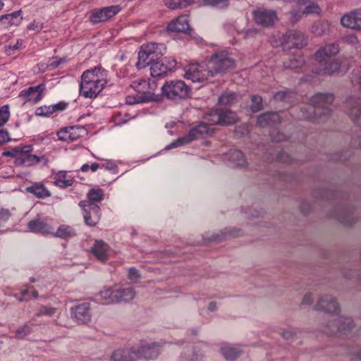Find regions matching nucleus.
I'll return each instance as SVG.
<instances>
[{
    "label": "nucleus",
    "instance_id": "nucleus-1",
    "mask_svg": "<svg viewBox=\"0 0 361 361\" xmlns=\"http://www.w3.org/2000/svg\"><path fill=\"white\" fill-rule=\"evenodd\" d=\"M107 73L101 66L84 71L81 75L80 94L85 98H96L107 82Z\"/></svg>",
    "mask_w": 361,
    "mask_h": 361
},
{
    "label": "nucleus",
    "instance_id": "nucleus-2",
    "mask_svg": "<svg viewBox=\"0 0 361 361\" xmlns=\"http://www.w3.org/2000/svg\"><path fill=\"white\" fill-rule=\"evenodd\" d=\"M356 323L351 317L340 316L324 324L322 331L331 336L348 337L356 329Z\"/></svg>",
    "mask_w": 361,
    "mask_h": 361
},
{
    "label": "nucleus",
    "instance_id": "nucleus-3",
    "mask_svg": "<svg viewBox=\"0 0 361 361\" xmlns=\"http://www.w3.org/2000/svg\"><path fill=\"white\" fill-rule=\"evenodd\" d=\"M166 51V47L161 43H147L140 47L136 66L142 69L161 59Z\"/></svg>",
    "mask_w": 361,
    "mask_h": 361
},
{
    "label": "nucleus",
    "instance_id": "nucleus-4",
    "mask_svg": "<svg viewBox=\"0 0 361 361\" xmlns=\"http://www.w3.org/2000/svg\"><path fill=\"white\" fill-rule=\"evenodd\" d=\"M334 101V95L329 93H317L312 96L310 99V106L307 111L310 115L305 116L307 119H316L322 114L328 115L331 110L328 107Z\"/></svg>",
    "mask_w": 361,
    "mask_h": 361
},
{
    "label": "nucleus",
    "instance_id": "nucleus-5",
    "mask_svg": "<svg viewBox=\"0 0 361 361\" xmlns=\"http://www.w3.org/2000/svg\"><path fill=\"white\" fill-rule=\"evenodd\" d=\"M190 88L180 80L166 81L161 87L162 95L172 101H180L189 97Z\"/></svg>",
    "mask_w": 361,
    "mask_h": 361
},
{
    "label": "nucleus",
    "instance_id": "nucleus-6",
    "mask_svg": "<svg viewBox=\"0 0 361 361\" xmlns=\"http://www.w3.org/2000/svg\"><path fill=\"white\" fill-rule=\"evenodd\" d=\"M213 76L224 74L235 68V61L226 51H219L212 54L208 61Z\"/></svg>",
    "mask_w": 361,
    "mask_h": 361
},
{
    "label": "nucleus",
    "instance_id": "nucleus-7",
    "mask_svg": "<svg viewBox=\"0 0 361 361\" xmlns=\"http://www.w3.org/2000/svg\"><path fill=\"white\" fill-rule=\"evenodd\" d=\"M210 133H212V130L209 126L207 123L202 122L192 128L187 135L178 137L176 140L167 145L166 149L169 150L187 145Z\"/></svg>",
    "mask_w": 361,
    "mask_h": 361
},
{
    "label": "nucleus",
    "instance_id": "nucleus-8",
    "mask_svg": "<svg viewBox=\"0 0 361 361\" xmlns=\"http://www.w3.org/2000/svg\"><path fill=\"white\" fill-rule=\"evenodd\" d=\"M184 77L194 82H204L214 78L208 61L190 64L185 68Z\"/></svg>",
    "mask_w": 361,
    "mask_h": 361
},
{
    "label": "nucleus",
    "instance_id": "nucleus-9",
    "mask_svg": "<svg viewBox=\"0 0 361 361\" xmlns=\"http://www.w3.org/2000/svg\"><path fill=\"white\" fill-rule=\"evenodd\" d=\"M345 112L351 120L361 126V96L353 94L347 97L344 103Z\"/></svg>",
    "mask_w": 361,
    "mask_h": 361
},
{
    "label": "nucleus",
    "instance_id": "nucleus-10",
    "mask_svg": "<svg viewBox=\"0 0 361 361\" xmlns=\"http://www.w3.org/2000/svg\"><path fill=\"white\" fill-rule=\"evenodd\" d=\"M80 207L83 209V216L85 222L90 226H96L101 216L99 207L90 201H80L79 203Z\"/></svg>",
    "mask_w": 361,
    "mask_h": 361
},
{
    "label": "nucleus",
    "instance_id": "nucleus-11",
    "mask_svg": "<svg viewBox=\"0 0 361 361\" xmlns=\"http://www.w3.org/2000/svg\"><path fill=\"white\" fill-rule=\"evenodd\" d=\"M121 10L119 6H111L102 8H95L90 13V20L92 23H99L108 20L116 15Z\"/></svg>",
    "mask_w": 361,
    "mask_h": 361
},
{
    "label": "nucleus",
    "instance_id": "nucleus-12",
    "mask_svg": "<svg viewBox=\"0 0 361 361\" xmlns=\"http://www.w3.org/2000/svg\"><path fill=\"white\" fill-rule=\"evenodd\" d=\"M252 16L255 22L263 27L273 26L277 21L276 13L273 10H267L265 8H258L253 11Z\"/></svg>",
    "mask_w": 361,
    "mask_h": 361
},
{
    "label": "nucleus",
    "instance_id": "nucleus-13",
    "mask_svg": "<svg viewBox=\"0 0 361 361\" xmlns=\"http://www.w3.org/2000/svg\"><path fill=\"white\" fill-rule=\"evenodd\" d=\"M150 66V73L154 78L161 76L172 71L176 66V61L172 58H163Z\"/></svg>",
    "mask_w": 361,
    "mask_h": 361
},
{
    "label": "nucleus",
    "instance_id": "nucleus-14",
    "mask_svg": "<svg viewBox=\"0 0 361 361\" xmlns=\"http://www.w3.org/2000/svg\"><path fill=\"white\" fill-rule=\"evenodd\" d=\"M314 309L318 311L335 314L340 312V305L333 295H324L318 300Z\"/></svg>",
    "mask_w": 361,
    "mask_h": 361
},
{
    "label": "nucleus",
    "instance_id": "nucleus-15",
    "mask_svg": "<svg viewBox=\"0 0 361 361\" xmlns=\"http://www.w3.org/2000/svg\"><path fill=\"white\" fill-rule=\"evenodd\" d=\"M161 351V345L157 343H146L136 348L137 359L154 360L158 357Z\"/></svg>",
    "mask_w": 361,
    "mask_h": 361
},
{
    "label": "nucleus",
    "instance_id": "nucleus-16",
    "mask_svg": "<svg viewBox=\"0 0 361 361\" xmlns=\"http://www.w3.org/2000/svg\"><path fill=\"white\" fill-rule=\"evenodd\" d=\"M71 313L78 324H87L91 321L92 318L90 303L83 302L72 307Z\"/></svg>",
    "mask_w": 361,
    "mask_h": 361
},
{
    "label": "nucleus",
    "instance_id": "nucleus-17",
    "mask_svg": "<svg viewBox=\"0 0 361 361\" xmlns=\"http://www.w3.org/2000/svg\"><path fill=\"white\" fill-rule=\"evenodd\" d=\"M131 87L141 95L137 102H145L154 99V94L149 92L150 85L145 79H139L133 82Z\"/></svg>",
    "mask_w": 361,
    "mask_h": 361
},
{
    "label": "nucleus",
    "instance_id": "nucleus-18",
    "mask_svg": "<svg viewBox=\"0 0 361 361\" xmlns=\"http://www.w3.org/2000/svg\"><path fill=\"white\" fill-rule=\"evenodd\" d=\"M340 51L337 43H331L319 48L314 54V59L319 62H325L329 58L336 56Z\"/></svg>",
    "mask_w": 361,
    "mask_h": 361
},
{
    "label": "nucleus",
    "instance_id": "nucleus-19",
    "mask_svg": "<svg viewBox=\"0 0 361 361\" xmlns=\"http://www.w3.org/2000/svg\"><path fill=\"white\" fill-rule=\"evenodd\" d=\"M44 90V85L43 84L30 87L27 90H23L20 94V97L25 102H30L35 104L42 99Z\"/></svg>",
    "mask_w": 361,
    "mask_h": 361
},
{
    "label": "nucleus",
    "instance_id": "nucleus-20",
    "mask_svg": "<svg viewBox=\"0 0 361 361\" xmlns=\"http://www.w3.org/2000/svg\"><path fill=\"white\" fill-rule=\"evenodd\" d=\"M341 25L353 30H361V9L355 10L341 18Z\"/></svg>",
    "mask_w": 361,
    "mask_h": 361
},
{
    "label": "nucleus",
    "instance_id": "nucleus-21",
    "mask_svg": "<svg viewBox=\"0 0 361 361\" xmlns=\"http://www.w3.org/2000/svg\"><path fill=\"white\" fill-rule=\"evenodd\" d=\"M27 228L31 232L44 235L53 233V227L45 219H35L30 221L27 223Z\"/></svg>",
    "mask_w": 361,
    "mask_h": 361
},
{
    "label": "nucleus",
    "instance_id": "nucleus-22",
    "mask_svg": "<svg viewBox=\"0 0 361 361\" xmlns=\"http://www.w3.org/2000/svg\"><path fill=\"white\" fill-rule=\"evenodd\" d=\"M287 42L289 47L301 49L307 44V38L298 30H289L286 32Z\"/></svg>",
    "mask_w": 361,
    "mask_h": 361
},
{
    "label": "nucleus",
    "instance_id": "nucleus-23",
    "mask_svg": "<svg viewBox=\"0 0 361 361\" xmlns=\"http://www.w3.org/2000/svg\"><path fill=\"white\" fill-rule=\"evenodd\" d=\"M111 358L114 361H135L137 359L136 348L117 349L112 353Z\"/></svg>",
    "mask_w": 361,
    "mask_h": 361
},
{
    "label": "nucleus",
    "instance_id": "nucleus-24",
    "mask_svg": "<svg viewBox=\"0 0 361 361\" xmlns=\"http://www.w3.org/2000/svg\"><path fill=\"white\" fill-rule=\"evenodd\" d=\"M190 30L187 16H181L171 21L167 25V30L173 32L185 33Z\"/></svg>",
    "mask_w": 361,
    "mask_h": 361
},
{
    "label": "nucleus",
    "instance_id": "nucleus-25",
    "mask_svg": "<svg viewBox=\"0 0 361 361\" xmlns=\"http://www.w3.org/2000/svg\"><path fill=\"white\" fill-rule=\"evenodd\" d=\"M109 246L103 240H95L91 251L100 262H106L108 259Z\"/></svg>",
    "mask_w": 361,
    "mask_h": 361
},
{
    "label": "nucleus",
    "instance_id": "nucleus-26",
    "mask_svg": "<svg viewBox=\"0 0 361 361\" xmlns=\"http://www.w3.org/2000/svg\"><path fill=\"white\" fill-rule=\"evenodd\" d=\"M281 123V118L276 112H267L257 118V124L262 128L273 126Z\"/></svg>",
    "mask_w": 361,
    "mask_h": 361
},
{
    "label": "nucleus",
    "instance_id": "nucleus-27",
    "mask_svg": "<svg viewBox=\"0 0 361 361\" xmlns=\"http://www.w3.org/2000/svg\"><path fill=\"white\" fill-rule=\"evenodd\" d=\"M321 65L323 66V68L319 71V74L331 75L339 71L341 63L338 59H332L326 60L325 62L321 63Z\"/></svg>",
    "mask_w": 361,
    "mask_h": 361
},
{
    "label": "nucleus",
    "instance_id": "nucleus-28",
    "mask_svg": "<svg viewBox=\"0 0 361 361\" xmlns=\"http://www.w3.org/2000/svg\"><path fill=\"white\" fill-rule=\"evenodd\" d=\"M221 352L228 360H234L242 353V350L238 347L230 344H224L221 347Z\"/></svg>",
    "mask_w": 361,
    "mask_h": 361
},
{
    "label": "nucleus",
    "instance_id": "nucleus-29",
    "mask_svg": "<svg viewBox=\"0 0 361 361\" xmlns=\"http://www.w3.org/2000/svg\"><path fill=\"white\" fill-rule=\"evenodd\" d=\"M27 192L33 194L37 198H46L51 196L50 192L42 183H34L25 188Z\"/></svg>",
    "mask_w": 361,
    "mask_h": 361
},
{
    "label": "nucleus",
    "instance_id": "nucleus-30",
    "mask_svg": "<svg viewBox=\"0 0 361 361\" xmlns=\"http://www.w3.org/2000/svg\"><path fill=\"white\" fill-rule=\"evenodd\" d=\"M305 64L304 57L300 54H293L283 61L286 68L296 69L301 68Z\"/></svg>",
    "mask_w": 361,
    "mask_h": 361
},
{
    "label": "nucleus",
    "instance_id": "nucleus-31",
    "mask_svg": "<svg viewBox=\"0 0 361 361\" xmlns=\"http://www.w3.org/2000/svg\"><path fill=\"white\" fill-rule=\"evenodd\" d=\"M228 159L237 167H244L247 165V161L241 151L231 149L227 154Z\"/></svg>",
    "mask_w": 361,
    "mask_h": 361
},
{
    "label": "nucleus",
    "instance_id": "nucleus-32",
    "mask_svg": "<svg viewBox=\"0 0 361 361\" xmlns=\"http://www.w3.org/2000/svg\"><path fill=\"white\" fill-rule=\"evenodd\" d=\"M135 296V292L132 288H122V289H116V296L114 297L116 298V302H130L131 301Z\"/></svg>",
    "mask_w": 361,
    "mask_h": 361
},
{
    "label": "nucleus",
    "instance_id": "nucleus-33",
    "mask_svg": "<svg viewBox=\"0 0 361 361\" xmlns=\"http://www.w3.org/2000/svg\"><path fill=\"white\" fill-rule=\"evenodd\" d=\"M39 161L40 159L37 156L25 153L18 156L15 162L18 166H30L39 163Z\"/></svg>",
    "mask_w": 361,
    "mask_h": 361
},
{
    "label": "nucleus",
    "instance_id": "nucleus-34",
    "mask_svg": "<svg viewBox=\"0 0 361 361\" xmlns=\"http://www.w3.org/2000/svg\"><path fill=\"white\" fill-rule=\"evenodd\" d=\"M51 235L56 238L68 239L76 235L75 231L73 228L68 225H61L56 232L53 231Z\"/></svg>",
    "mask_w": 361,
    "mask_h": 361
},
{
    "label": "nucleus",
    "instance_id": "nucleus-35",
    "mask_svg": "<svg viewBox=\"0 0 361 361\" xmlns=\"http://www.w3.org/2000/svg\"><path fill=\"white\" fill-rule=\"evenodd\" d=\"M20 14L21 11L19 10L12 13L3 15L0 16V22H3L4 24L9 25H18L23 20V17L20 16Z\"/></svg>",
    "mask_w": 361,
    "mask_h": 361
},
{
    "label": "nucleus",
    "instance_id": "nucleus-36",
    "mask_svg": "<svg viewBox=\"0 0 361 361\" xmlns=\"http://www.w3.org/2000/svg\"><path fill=\"white\" fill-rule=\"evenodd\" d=\"M333 216L341 221L342 224L348 226H350L355 222L351 212L343 209L336 212Z\"/></svg>",
    "mask_w": 361,
    "mask_h": 361
},
{
    "label": "nucleus",
    "instance_id": "nucleus-37",
    "mask_svg": "<svg viewBox=\"0 0 361 361\" xmlns=\"http://www.w3.org/2000/svg\"><path fill=\"white\" fill-rule=\"evenodd\" d=\"M54 183L60 188H66L73 185V179L66 178V171H59L54 178Z\"/></svg>",
    "mask_w": 361,
    "mask_h": 361
},
{
    "label": "nucleus",
    "instance_id": "nucleus-38",
    "mask_svg": "<svg viewBox=\"0 0 361 361\" xmlns=\"http://www.w3.org/2000/svg\"><path fill=\"white\" fill-rule=\"evenodd\" d=\"M298 4L300 6H305V8L302 9V14H312V13H319L320 8L318 4L315 3H311L310 0H298Z\"/></svg>",
    "mask_w": 361,
    "mask_h": 361
},
{
    "label": "nucleus",
    "instance_id": "nucleus-39",
    "mask_svg": "<svg viewBox=\"0 0 361 361\" xmlns=\"http://www.w3.org/2000/svg\"><path fill=\"white\" fill-rule=\"evenodd\" d=\"M221 126L232 125L237 122L238 116L236 114L230 110L221 109Z\"/></svg>",
    "mask_w": 361,
    "mask_h": 361
},
{
    "label": "nucleus",
    "instance_id": "nucleus-40",
    "mask_svg": "<svg viewBox=\"0 0 361 361\" xmlns=\"http://www.w3.org/2000/svg\"><path fill=\"white\" fill-rule=\"evenodd\" d=\"M239 232L240 231L235 228H226L224 231H221L220 233L214 235L211 240L221 242L227 237L239 236Z\"/></svg>",
    "mask_w": 361,
    "mask_h": 361
},
{
    "label": "nucleus",
    "instance_id": "nucleus-41",
    "mask_svg": "<svg viewBox=\"0 0 361 361\" xmlns=\"http://www.w3.org/2000/svg\"><path fill=\"white\" fill-rule=\"evenodd\" d=\"M114 295L116 296V290H113L111 288H104L99 292L101 300L106 304L116 302V298L114 297Z\"/></svg>",
    "mask_w": 361,
    "mask_h": 361
},
{
    "label": "nucleus",
    "instance_id": "nucleus-42",
    "mask_svg": "<svg viewBox=\"0 0 361 361\" xmlns=\"http://www.w3.org/2000/svg\"><path fill=\"white\" fill-rule=\"evenodd\" d=\"M274 97L276 101L284 102L289 104L293 102L295 97V93L290 90L279 91L274 94Z\"/></svg>",
    "mask_w": 361,
    "mask_h": 361
},
{
    "label": "nucleus",
    "instance_id": "nucleus-43",
    "mask_svg": "<svg viewBox=\"0 0 361 361\" xmlns=\"http://www.w3.org/2000/svg\"><path fill=\"white\" fill-rule=\"evenodd\" d=\"M67 130L68 135L67 138H69L71 141L78 140L85 133V129L83 127L78 126L67 127Z\"/></svg>",
    "mask_w": 361,
    "mask_h": 361
},
{
    "label": "nucleus",
    "instance_id": "nucleus-44",
    "mask_svg": "<svg viewBox=\"0 0 361 361\" xmlns=\"http://www.w3.org/2000/svg\"><path fill=\"white\" fill-rule=\"evenodd\" d=\"M221 109H216L212 110L206 117L207 121L210 125H221Z\"/></svg>",
    "mask_w": 361,
    "mask_h": 361
},
{
    "label": "nucleus",
    "instance_id": "nucleus-45",
    "mask_svg": "<svg viewBox=\"0 0 361 361\" xmlns=\"http://www.w3.org/2000/svg\"><path fill=\"white\" fill-rule=\"evenodd\" d=\"M104 191L102 189L97 188V189H90L87 192V201H90V202L94 203L95 202H100L104 198Z\"/></svg>",
    "mask_w": 361,
    "mask_h": 361
},
{
    "label": "nucleus",
    "instance_id": "nucleus-46",
    "mask_svg": "<svg viewBox=\"0 0 361 361\" xmlns=\"http://www.w3.org/2000/svg\"><path fill=\"white\" fill-rule=\"evenodd\" d=\"M236 101V94L231 92H225L219 98V104L221 105H230Z\"/></svg>",
    "mask_w": 361,
    "mask_h": 361
},
{
    "label": "nucleus",
    "instance_id": "nucleus-47",
    "mask_svg": "<svg viewBox=\"0 0 361 361\" xmlns=\"http://www.w3.org/2000/svg\"><path fill=\"white\" fill-rule=\"evenodd\" d=\"M56 308L51 306H41L35 313L36 317L48 316L51 317L56 313Z\"/></svg>",
    "mask_w": 361,
    "mask_h": 361
},
{
    "label": "nucleus",
    "instance_id": "nucleus-48",
    "mask_svg": "<svg viewBox=\"0 0 361 361\" xmlns=\"http://www.w3.org/2000/svg\"><path fill=\"white\" fill-rule=\"evenodd\" d=\"M10 117L9 106L4 105L0 108V127L6 123Z\"/></svg>",
    "mask_w": 361,
    "mask_h": 361
},
{
    "label": "nucleus",
    "instance_id": "nucleus-49",
    "mask_svg": "<svg viewBox=\"0 0 361 361\" xmlns=\"http://www.w3.org/2000/svg\"><path fill=\"white\" fill-rule=\"evenodd\" d=\"M252 104L250 106L252 112H257L262 109V98L259 95H253L251 98Z\"/></svg>",
    "mask_w": 361,
    "mask_h": 361
},
{
    "label": "nucleus",
    "instance_id": "nucleus-50",
    "mask_svg": "<svg viewBox=\"0 0 361 361\" xmlns=\"http://www.w3.org/2000/svg\"><path fill=\"white\" fill-rule=\"evenodd\" d=\"M32 332V329L30 325L24 324L23 326L18 328L16 331V337L18 338H23Z\"/></svg>",
    "mask_w": 361,
    "mask_h": 361
},
{
    "label": "nucleus",
    "instance_id": "nucleus-51",
    "mask_svg": "<svg viewBox=\"0 0 361 361\" xmlns=\"http://www.w3.org/2000/svg\"><path fill=\"white\" fill-rule=\"evenodd\" d=\"M54 113L51 106H43L37 108L35 114L38 116H49Z\"/></svg>",
    "mask_w": 361,
    "mask_h": 361
},
{
    "label": "nucleus",
    "instance_id": "nucleus-52",
    "mask_svg": "<svg viewBox=\"0 0 361 361\" xmlns=\"http://www.w3.org/2000/svg\"><path fill=\"white\" fill-rule=\"evenodd\" d=\"M11 216V212L8 209H0V228L4 226Z\"/></svg>",
    "mask_w": 361,
    "mask_h": 361
},
{
    "label": "nucleus",
    "instance_id": "nucleus-53",
    "mask_svg": "<svg viewBox=\"0 0 361 361\" xmlns=\"http://www.w3.org/2000/svg\"><path fill=\"white\" fill-rule=\"evenodd\" d=\"M141 277V275L137 269L131 267L128 271V278L133 283H137Z\"/></svg>",
    "mask_w": 361,
    "mask_h": 361
},
{
    "label": "nucleus",
    "instance_id": "nucleus-54",
    "mask_svg": "<svg viewBox=\"0 0 361 361\" xmlns=\"http://www.w3.org/2000/svg\"><path fill=\"white\" fill-rule=\"evenodd\" d=\"M279 334L287 341H293L296 332L293 330L283 329L280 330Z\"/></svg>",
    "mask_w": 361,
    "mask_h": 361
},
{
    "label": "nucleus",
    "instance_id": "nucleus-55",
    "mask_svg": "<svg viewBox=\"0 0 361 361\" xmlns=\"http://www.w3.org/2000/svg\"><path fill=\"white\" fill-rule=\"evenodd\" d=\"M343 41L345 43L352 45L356 49L357 48V45L360 43L357 36H355V35H346L345 37H344Z\"/></svg>",
    "mask_w": 361,
    "mask_h": 361
},
{
    "label": "nucleus",
    "instance_id": "nucleus-56",
    "mask_svg": "<svg viewBox=\"0 0 361 361\" xmlns=\"http://www.w3.org/2000/svg\"><path fill=\"white\" fill-rule=\"evenodd\" d=\"M227 1L228 0H204L207 5L220 8L226 6Z\"/></svg>",
    "mask_w": 361,
    "mask_h": 361
},
{
    "label": "nucleus",
    "instance_id": "nucleus-57",
    "mask_svg": "<svg viewBox=\"0 0 361 361\" xmlns=\"http://www.w3.org/2000/svg\"><path fill=\"white\" fill-rule=\"evenodd\" d=\"M204 354L200 350H195L189 361H203Z\"/></svg>",
    "mask_w": 361,
    "mask_h": 361
},
{
    "label": "nucleus",
    "instance_id": "nucleus-58",
    "mask_svg": "<svg viewBox=\"0 0 361 361\" xmlns=\"http://www.w3.org/2000/svg\"><path fill=\"white\" fill-rule=\"evenodd\" d=\"M165 6L171 9L180 8V2L178 0H164Z\"/></svg>",
    "mask_w": 361,
    "mask_h": 361
},
{
    "label": "nucleus",
    "instance_id": "nucleus-59",
    "mask_svg": "<svg viewBox=\"0 0 361 361\" xmlns=\"http://www.w3.org/2000/svg\"><path fill=\"white\" fill-rule=\"evenodd\" d=\"M27 28L30 30H34L39 32L43 28V24L34 21L27 26Z\"/></svg>",
    "mask_w": 361,
    "mask_h": 361
},
{
    "label": "nucleus",
    "instance_id": "nucleus-60",
    "mask_svg": "<svg viewBox=\"0 0 361 361\" xmlns=\"http://www.w3.org/2000/svg\"><path fill=\"white\" fill-rule=\"evenodd\" d=\"M19 152H20V147H15V148L12 149L11 150L4 152L3 155L6 156V157H16L17 155H19V154H18Z\"/></svg>",
    "mask_w": 361,
    "mask_h": 361
},
{
    "label": "nucleus",
    "instance_id": "nucleus-61",
    "mask_svg": "<svg viewBox=\"0 0 361 361\" xmlns=\"http://www.w3.org/2000/svg\"><path fill=\"white\" fill-rule=\"evenodd\" d=\"M10 140L8 133L6 130H0V145Z\"/></svg>",
    "mask_w": 361,
    "mask_h": 361
},
{
    "label": "nucleus",
    "instance_id": "nucleus-62",
    "mask_svg": "<svg viewBox=\"0 0 361 361\" xmlns=\"http://www.w3.org/2000/svg\"><path fill=\"white\" fill-rule=\"evenodd\" d=\"M57 136L59 137V140H63V141H67L69 140V138H67L68 137V130L67 128H65L60 131L57 133Z\"/></svg>",
    "mask_w": 361,
    "mask_h": 361
},
{
    "label": "nucleus",
    "instance_id": "nucleus-63",
    "mask_svg": "<svg viewBox=\"0 0 361 361\" xmlns=\"http://www.w3.org/2000/svg\"><path fill=\"white\" fill-rule=\"evenodd\" d=\"M314 298L312 293H307L304 295L302 304L303 305H311L313 302Z\"/></svg>",
    "mask_w": 361,
    "mask_h": 361
},
{
    "label": "nucleus",
    "instance_id": "nucleus-64",
    "mask_svg": "<svg viewBox=\"0 0 361 361\" xmlns=\"http://www.w3.org/2000/svg\"><path fill=\"white\" fill-rule=\"evenodd\" d=\"M67 104L63 102H59L56 104L51 105V109L54 112L62 111L66 108Z\"/></svg>",
    "mask_w": 361,
    "mask_h": 361
}]
</instances>
